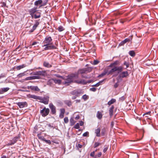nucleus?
<instances>
[{
    "instance_id": "nucleus-33",
    "label": "nucleus",
    "mask_w": 158,
    "mask_h": 158,
    "mask_svg": "<svg viewBox=\"0 0 158 158\" xmlns=\"http://www.w3.org/2000/svg\"><path fill=\"white\" fill-rule=\"evenodd\" d=\"M106 128L105 127L103 128L101 130V135L102 136L104 135L106 133Z\"/></svg>"
},
{
    "instance_id": "nucleus-32",
    "label": "nucleus",
    "mask_w": 158,
    "mask_h": 158,
    "mask_svg": "<svg viewBox=\"0 0 158 158\" xmlns=\"http://www.w3.org/2000/svg\"><path fill=\"white\" fill-rule=\"evenodd\" d=\"M65 103L69 106H70L72 105V103L71 101L66 100L64 101Z\"/></svg>"
},
{
    "instance_id": "nucleus-38",
    "label": "nucleus",
    "mask_w": 158,
    "mask_h": 158,
    "mask_svg": "<svg viewBox=\"0 0 158 158\" xmlns=\"http://www.w3.org/2000/svg\"><path fill=\"white\" fill-rule=\"evenodd\" d=\"M101 145V143H100L98 142H96L94 143V148H96Z\"/></svg>"
},
{
    "instance_id": "nucleus-50",
    "label": "nucleus",
    "mask_w": 158,
    "mask_h": 158,
    "mask_svg": "<svg viewBox=\"0 0 158 158\" xmlns=\"http://www.w3.org/2000/svg\"><path fill=\"white\" fill-rule=\"evenodd\" d=\"M99 63V61L97 60H94L93 62V64L94 65L98 64Z\"/></svg>"
},
{
    "instance_id": "nucleus-13",
    "label": "nucleus",
    "mask_w": 158,
    "mask_h": 158,
    "mask_svg": "<svg viewBox=\"0 0 158 158\" xmlns=\"http://www.w3.org/2000/svg\"><path fill=\"white\" fill-rule=\"evenodd\" d=\"M40 77L39 76H33L27 77L25 80L26 81L34 80L35 79H40Z\"/></svg>"
},
{
    "instance_id": "nucleus-31",
    "label": "nucleus",
    "mask_w": 158,
    "mask_h": 158,
    "mask_svg": "<svg viewBox=\"0 0 158 158\" xmlns=\"http://www.w3.org/2000/svg\"><path fill=\"white\" fill-rule=\"evenodd\" d=\"M26 66L25 64H23L22 65H20L18 66H16V68L17 70H19L20 69L25 67Z\"/></svg>"
},
{
    "instance_id": "nucleus-45",
    "label": "nucleus",
    "mask_w": 158,
    "mask_h": 158,
    "mask_svg": "<svg viewBox=\"0 0 158 158\" xmlns=\"http://www.w3.org/2000/svg\"><path fill=\"white\" fill-rule=\"evenodd\" d=\"M89 135V132H85L83 135V136L84 137H87Z\"/></svg>"
},
{
    "instance_id": "nucleus-36",
    "label": "nucleus",
    "mask_w": 158,
    "mask_h": 158,
    "mask_svg": "<svg viewBox=\"0 0 158 158\" xmlns=\"http://www.w3.org/2000/svg\"><path fill=\"white\" fill-rule=\"evenodd\" d=\"M89 98V96L86 95V94H85L83 95L82 97V98L85 101L88 99Z\"/></svg>"
},
{
    "instance_id": "nucleus-59",
    "label": "nucleus",
    "mask_w": 158,
    "mask_h": 158,
    "mask_svg": "<svg viewBox=\"0 0 158 158\" xmlns=\"http://www.w3.org/2000/svg\"><path fill=\"white\" fill-rule=\"evenodd\" d=\"M82 145H81L80 144H78L77 146V147L78 148H82Z\"/></svg>"
},
{
    "instance_id": "nucleus-43",
    "label": "nucleus",
    "mask_w": 158,
    "mask_h": 158,
    "mask_svg": "<svg viewBox=\"0 0 158 158\" xmlns=\"http://www.w3.org/2000/svg\"><path fill=\"white\" fill-rule=\"evenodd\" d=\"M64 121L65 123H67L69 122L68 118L67 117H65L64 118Z\"/></svg>"
},
{
    "instance_id": "nucleus-23",
    "label": "nucleus",
    "mask_w": 158,
    "mask_h": 158,
    "mask_svg": "<svg viewBox=\"0 0 158 158\" xmlns=\"http://www.w3.org/2000/svg\"><path fill=\"white\" fill-rule=\"evenodd\" d=\"M116 102V100L115 99L112 98L107 103V105L109 106H110L111 105L113 104Z\"/></svg>"
},
{
    "instance_id": "nucleus-17",
    "label": "nucleus",
    "mask_w": 158,
    "mask_h": 158,
    "mask_svg": "<svg viewBox=\"0 0 158 158\" xmlns=\"http://www.w3.org/2000/svg\"><path fill=\"white\" fill-rule=\"evenodd\" d=\"M114 109V105L111 106V107L109 109V114L111 117L113 115Z\"/></svg>"
},
{
    "instance_id": "nucleus-1",
    "label": "nucleus",
    "mask_w": 158,
    "mask_h": 158,
    "mask_svg": "<svg viewBox=\"0 0 158 158\" xmlns=\"http://www.w3.org/2000/svg\"><path fill=\"white\" fill-rule=\"evenodd\" d=\"M52 39L51 37L47 36L43 42V47H45L44 50H51L57 48L56 46L53 45L52 43Z\"/></svg>"
},
{
    "instance_id": "nucleus-63",
    "label": "nucleus",
    "mask_w": 158,
    "mask_h": 158,
    "mask_svg": "<svg viewBox=\"0 0 158 158\" xmlns=\"http://www.w3.org/2000/svg\"><path fill=\"white\" fill-rule=\"evenodd\" d=\"M78 97V96H77L76 95H75L74 96L72 97V99H75Z\"/></svg>"
},
{
    "instance_id": "nucleus-6",
    "label": "nucleus",
    "mask_w": 158,
    "mask_h": 158,
    "mask_svg": "<svg viewBox=\"0 0 158 158\" xmlns=\"http://www.w3.org/2000/svg\"><path fill=\"white\" fill-rule=\"evenodd\" d=\"M40 102L43 103L44 104L47 105L48 104L49 101V97L48 96H45L43 97H40Z\"/></svg>"
},
{
    "instance_id": "nucleus-8",
    "label": "nucleus",
    "mask_w": 158,
    "mask_h": 158,
    "mask_svg": "<svg viewBox=\"0 0 158 158\" xmlns=\"http://www.w3.org/2000/svg\"><path fill=\"white\" fill-rule=\"evenodd\" d=\"M71 94L72 95H76L78 96L79 94L82 93V90L81 89H77L71 92Z\"/></svg>"
},
{
    "instance_id": "nucleus-16",
    "label": "nucleus",
    "mask_w": 158,
    "mask_h": 158,
    "mask_svg": "<svg viewBox=\"0 0 158 158\" xmlns=\"http://www.w3.org/2000/svg\"><path fill=\"white\" fill-rule=\"evenodd\" d=\"M119 62L118 60H116L114 61L113 63H112L110 64L109 67H115L116 66L119 65Z\"/></svg>"
},
{
    "instance_id": "nucleus-37",
    "label": "nucleus",
    "mask_w": 158,
    "mask_h": 158,
    "mask_svg": "<svg viewBox=\"0 0 158 158\" xmlns=\"http://www.w3.org/2000/svg\"><path fill=\"white\" fill-rule=\"evenodd\" d=\"M129 54L131 56H134L135 55V53L134 51H131L129 52Z\"/></svg>"
},
{
    "instance_id": "nucleus-62",
    "label": "nucleus",
    "mask_w": 158,
    "mask_h": 158,
    "mask_svg": "<svg viewBox=\"0 0 158 158\" xmlns=\"http://www.w3.org/2000/svg\"><path fill=\"white\" fill-rule=\"evenodd\" d=\"M42 69V68L40 67H39L38 68H35L33 69H32V70H35V69Z\"/></svg>"
},
{
    "instance_id": "nucleus-14",
    "label": "nucleus",
    "mask_w": 158,
    "mask_h": 158,
    "mask_svg": "<svg viewBox=\"0 0 158 158\" xmlns=\"http://www.w3.org/2000/svg\"><path fill=\"white\" fill-rule=\"evenodd\" d=\"M46 136V134L41 133L37 135L38 138L41 140L44 141L45 139L44 137Z\"/></svg>"
},
{
    "instance_id": "nucleus-54",
    "label": "nucleus",
    "mask_w": 158,
    "mask_h": 158,
    "mask_svg": "<svg viewBox=\"0 0 158 158\" xmlns=\"http://www.w3.org/2000/svg\"><path fill=\"white\" fill-rule=\"evenodd\" d=\"M90 90L92 91L95 92L96 90V89L94 88H90Z\"/></svg>"
},
{
    "instance_id": "nucleus-22",
    "label": "nucleus",
    "mask_w": 158,
    "mask_h": 158,
    "mask_svg": "<svg viewBox=\"0 0 158 158\" xmlns=\"http://www.w3.org/2000/svg\"><path fill=\"white\" fill-rule=\"evenodd\" d=\"M100 128H98L95 130V133L96 134V136L97 137H100L101 134L100 133Z\"/></svg>"
},
{
    "instance_id": "nucleus-47",
    "label": "nucleus",
    "mask_w": 158,
    "mask_h": 158,
    "mask_svg": "<svg viewBox=\"0 0 158 158\" xmlns=\"http://www.w3.org/2000/svg\"><path fill=\"white\" fill-rule=\"evenodd\" d=\"M55 76L57 77H58V78H62V79H63V78H64V77H63L62 76H61L60 75H59V74H55Z\"/></svg>"
},
{
    "instance_id": "nucleus-48",
    "label": "nucleus",
    "mask_w": 158,
    "mask_h": 158,
    "mask_svg": "<svg viewBox=\"0 0 158 158\" xmlns=\"http://www.w3.org/2000/svg\"><path fill=\"white\" fill-rule=\"evenodd\" d=\"M95 151H93V152H91L90 154V156H92V157H94V156H94V155H95Z\"/></svg>"
},
{
    "instance_id": "nucleus-39",
    "label": "nucleus",
    "mask_w": 158,
    "mask_h": 158,
    "mask_svg": "<svg viewBox=\"0 0 158 158\" xmlns=\"http://www.w3.org/2000/svg\"><path fill=\"white\" fill-rule=\"evenodd\" d=\"M48 2V0H43V3H42V4L40 6V7L42 6H45V5H46Z\"/></svg>"
},
{
    "instance_id": "nucleus-19",
    "label": "nucleus",
    "mask_w": 158,
    "mask_h": 158,
    "mask_svg": "<svg viewBox=\"0 0 158 158\" xmlns=\"http://www.w3.org/2000/svg\"><path fill=\"white\" fill-rule=\"evenodd\" d=\"M31 90L36 91H39L40 89L37 86H31L29 88Z\"/></svg>"
},
{
    "instance_id": "nucleus-35",
    "label": "nucleus",
    "mask_w": 158,
    "mask_h": 158,
    "mask_svg": "<svg viewBox=\"0 0 158 158\" xmlns=\"http://www.w3.org/2000/svg\"><path fill=\"white\" fill-rule=\"evenodd\" d=\"M70 125L71 126H73V125L76 122V121L75 120H74V119L73 118H71L70 119Z\"/></svg>"
},
{
    "instance_id": "nucleus-42",
    "label": "nucleus",
    "mask_w": 158,
    "mask_h": 158,
    "mask_svg": "<svg viewBox=\"0 0 158 158\" xmlns=\"http://www.w3.org/2000/svg\"><path fill=\"white\" fill-rule=\"evenodd\" d=\"M74 127L77 129H78L79 128V124L78 123H77Z\"/></svg>"
},
{
    "instance_id": "nucleus-20",
    "label": "nucleus",
    "mask_w": 158,
    "mask_h": 158,
    "mask_svg": "<svg viewBox=\"0 0 158 158\" xmlns=\"http://www.w3.org/2000/svg\"><path fill=\"white\" fill-rule=\"evenodd\" d=\"M130 40L129 38H126L124 40L121 41L120 43L119 44L120 46H122L123 45L125 44L128 42H129Z\"/></svg>"
},
{
    "instance_id": "nucleus-3",
    "label": "nucleus",
    "mask_w": 158,
    "mask_h": 158,
    "mask_svg": "<svg viewBox=\"0 0 158 158\" xmlns=\"http://www.w3.org/2000/svg\"><path fill=\"white\" fill-rule=\"evenodd\" d=\"M78 78V74L72 73L65 77H64L63 80H65V84H69L73 81V80Z\"/></svg>"
},
{
    "instance_id": "nucleus-49",
    "label": "nucleus",
    "mask_w": 158,
    "mask_h": 158,
    "mask_svg": "<svg viewBox=\"0 0 158 158\" xmlns=\"http://www.w3.org/2000/svg\"><path fill=\"white\" fill-rule=\"evenodd\" d=\"M102 82V81L99 82L97 83L96 84L94 85L93 86L95 87H98V86H99L100 85V84Z\"/></svg>"
},
{
    "instance_id": "nucleus-52",
    "label": "nucleus",
    "mask_w": 158,
    "mask_h": 158,
    "mask_svg": "<svg viewBox=\"0 0 158 158\" xmlns=\"http://www.w3.org/2000/svg\"><path fill=\"white\" fill-rule=\"evenodd\" d=\"M64 114H62V113H60V114H59L60 118H63L64 117Z\"/></svg>"
},
{
    "instance_id": "nucleus-40",
    "label": "nucleus",
    "mask_w": 158,
    "mask_h": 158,
    "mask_svg": "<svg viewBox=\"0 0 158 158\" xmlns=\"http://www.w3.org/2000/svg\"><path fill=\"white\" fill-rule=\"evenodd\" d=\"M84 81L83 80H81V81H76V82L78 84H81L83 83L84 84H85V83H84Z\"/></svg>"
},
{
    "instance_id": "nucleus-26",
    "label": "nucleus",
    "mask_w": 158,
    "mask_h": 158,
    "mask_svg": "<svg viewBox=\"0 0 158 158\" xmlns=\"http://www.w3.org/2000/svg\"><path fill=\"white\" fill-rule=\"evenodd\" d=\"M29 97L36 100H39L40 99V96H37L35 95H29Z\"/></svg>"
},
{
    "instance_id": "nucleus-5",
    "label": "nucleus",
    "mask_w": 158,
    "mask_h": 158,
    "mask_svg": "<svg viewBox=\"0 0 158 158\" xmlns=\"http://www.w3.org/2000/svg\"><path fill=\"white\" fill-rule=\"evenodd\" d=\"M49 112V108L44 107L42 110H40V113L42 117H45L48 114Z\"/></svg>"
},
{
    "instance_id": "nucleus-21",
    "label": "nucleus",
    "mask_w": 158,
    "mask_h": 158,
    "mask_svg": "<svg viewBox=\"0 0 158 158\" xmlns=\"http://www.w3.org/2000/svg\"><path fill=\"white\" fill-rule=\"evenodd\" d=\"M34 15V16L33 17V18L35 19L40 18L41 17V13L37 11Z\"/></svg>"
},
{
    "instance_id": "nucleus-60",
    "label": "nucleus",
    "mask_w": 158,
    "mask_h": 158,
    "mask_svg": "<svg viewBox=\"0 0 158 158\" xmlns=\"http://www.w3.org/2000/svg\"><path fill=\"white\" fill-rule=\"evenodd\" d=\"M38 43V42H33L31 44V46H33L35 45L36 44Z\"/></svg>"
},
{
    "instance_id": "nucleus-41",
    "label": "nucleus",
    "mask_w": 158,
    "mask_h": 158,
    "mask_svg": "<svg viewBox=\"0 0 158 158\" xmlns=\"http://www.w3.org/2000/svg\"><path fill=\"white\" fill-rule=\"evenodd\" d=\"M60 113L64 114L65 112V110L64 108H61L60 109Z\"/></svg>"
},
{
    "instance_id": "nucleus-18",
    "label": "nucleus",
    "mask_w": 158,
    "mask_h": 158,
    "mask_svg": "<svg viewBox=\"0 0 158 158\" xmlns=\"http://www.w3.org/2000/svg\"><path fill=\"white\" fill-rule=\"evenodd\" d=\"M10 89L9 87L3 88L0 89V94H2L7 91Z\"/></svg>"
},
{
    "instance_id": "nucleus-56",
    "label": "nucleus",
    "mask_w": 158,
    "mask_h": 158,
    "mask_svg": "<svg viewBox=\"0 0 158 158\" xmlns=\"http://www.w3.org/2000/svg\"><path fill=\"white\" fill-rule=\"evenodd\" d=\"M84 124V123L83 121H79V124L81 126H83Z\"/></svg>"
},
{
    "instance_id": "nucleus-28",
    "label": "nucleus",
    "mask_w": 158,
    "mask_h": 158,
    "mask_svg": "<svg viewBox=\"0 0 158 158\" xmlns=\"http://www.w3.org/2000/svg\"><path fill=\"white\" fill-rule=\"evenodd\" d=\"M18 139V138L17 137H15L11 141V143L10 144V145H11L12 144H14V143H16Z\"/></svg>"
},
{
    "instance_id": "nucleus-44",
    "label": "nucleus",
    "mask_w": 158,
    "mask_h": 158,
    "mask_svg": "<svg viewBox=\"0 0 158 158\" xmlns=\"http://www.w3.org/2000/svg\"><path fill=\"white\" fill-rule=\"evenodd\" d=\"M44 141L46 142L47 143H48L49 144H51V142L50 140H48L45 139Z\"/></svg>"
},
{
    "instance_id": "nucleus-25",
    "label": "nucleus",
    "mask_w": 158,
    "mask_h": 158,
    "mask_svg": "<svg viewBox=\"0 0 158 158\" xmlns=\"http://www.w3.org/2000/svg\"><path fill=\"white\" fill-rule=\"evenodd\" d=\"M43 65L44 66L47 68H51L52 67L51 64H49L48 62L44 61L43 63Z\"/></svg>"
},
{
    "instance_id": "nucleus-9",
    "label": "nucleus",
    "mask_w": 158,
    "mask_h": 158,
    "mask_svg": "<svg viewBox=\"0 0 158 158\" xmlns=\"http://www.w3.org/2000/svg\"><path fill=\"white\" fill-rule=\"evenodd\" d=\"M45 72L44 71H38L35 72H32L30 73V75H36V76H44Z\"/></svg>"
},
{
    "instance_id": "nucleus-64",
    "label": "nucleus",
    "mask_w": 158,
    "mask_h": 158,
    "mask_svg": "<svg viewBox=\"0 0 158 158\" xmlns=\"http://www.w3.org/2000/svg\"><path fill=\"white\" fill-rule=\"evenodd\" d=\"M118 84L117 83H115L114 86V87L115 88H116L117 87H118Z\"/></svg>"
},
{
    "instance_id": "nucleus-15",
    "label": "nucleus",
    "mask_w": 158,
    "mask_h": 158,
    "mask_svg": "<svg viewBox=\"0 0 158 158\" xmlns=\"http://www.w3.org/2000/svg\"><path fill=\"white\" fill-rule=\"evenodd\" d=\"M108 69H104L103 72H102L101 74L99 75L98 76V77H102L106 74L107 75H109V74H108Z\"/></svg>"
},
{
    "instance_id": "nucleus-7",
    "label": "nucleus",
    "mask_w": 158,
    "mask_h": 158,
    "mask_svg": "<svg viewBox=\"0 0 158 158\" xmlns=\"http://www.w3.org/2000/svg\"><path fill=\"white\" fill-rule=\"evenodd\" d=\"M49 106L51 109V114H52L56 115V107L52 103H50Z\"/></svg>"
},
{
    "instance_id": "nucleus-2",
    "label": "nucleus",
    "mask_w": 158,
    "mask_h": 158,
    "mask_svg": "<svg viewBox=\"0 0 158 158\" xmlns=\"http://www.w3.org/2000/svg\"><path fill=\"white\" fill-rule=\"evenodd\" d=\"M92 69V68L90 67L80 69L78 70L77 73H75L78 74V75L80 74L81 75V77H82L87 78L88 77L86 76H84V74H87L91 72Z\"/></svg>"
},
{
    "instance_id": "nucleus-4",
    "label": "nucleus",
    "mask_w": 158,
    "mask_h": 158,
    "mask_svg": "<svg viewBox=\"0 0 158 158\" xmlns=\"http://www.w3.org/2000/svg\"><path fill=\"white\" fill-rule=\"evenodd\" d=\"M113 67L110 71L108 70V74H112L114 72L117 71H118V73H119V72H121L123 69V67L121 66Z\"/></svg>"
},
{
    "instance_id": "nucleus-58",
    "label": "nucleus",
    "mask_w": 158,
    "mask_h": 158,
    "mask_svg": "<svg viewBox=\"0 0 158 158\" xmlns=\"http://www.w3.org/2000/svg\"><path fill=\"white\" fill-rule=\"evenodd\" d=\"M151 111H148L147 112H146V113H145V114H143V116H144L146 115H147V114H150V113H151Z\"/></svg>"
},
{
    "instance_id": "nucleus-10",
    "label": "nucleus",
    "mask_w": 158,
    "mask_h": 158,
    "mask_svg": "<svg viewBox=\"0 0 158 158\" xmlns=\"http://www.w3.org/2000/svg\"><path fill=\"white\" fill-rule=\"evenodd\" d=\"M37 7H35L29 10L28 12L32 18H33V17L34 16V15L35 14V12L37 11Z\"/></svg>"
},
{
    "instance_id": "nucleus-29",
    "label": "nucleus",
    "mask_w": 158,
    "mask_h": 158,
    "mask_svg": "<svg viewBox=\"0 0 158 158\" xmlns=\"http://www.w3.org/2000/svg\"><path fill=\"white\" fill-rule=\"evenodd\" d=\"M97 117L99 119H101L102 118V114L101 112L98 111L97 113Z\"/></svg>"
},
{
    "instance_id": "nucleus-61",
    "label": "nucleus",
    "mask_w": 158,
    "mask_h": 158,
    "mask_svg": "<svg viewBox=\"0 0 158 158\" xmlns=\"http://www.w3.org/2000/svg\"><path fill=\"white\" fill-rule=\"evenodd\" d=\"M107 149H108L107 147L105 148L103 150V152L105 153L107 151Z\"/></svg>"
},
{
    "instance_id": "nucleus-55",
    "label": "nucleus",
    "mask_w": 158,
    "mask_h": 158,
    "mask_svg": "<svg viewBox=\"0 0 158 158\" xmlns=\"http://www.w3.org/2000/svg\"><path fill=\"white\" fill-rule=\"evenodd\" d=\"M125 99V98L124 96H122L119 98V100L121 101H123Z\"/></svg>"
},
{
    "instance_id": "nucleus-34",
    "label": "nucleus",
    "mask_w": 158,
    "mask_h": 158,
    "mask_svg": "<svg viewBox=\"0 0 158 158\" xmlns=\"http://www.w3.org/2000/svg\"><path fill=\"white\" fill-rule=\"evenodd\" d=\"M39 24V23L38 21L36 20L35 21V23L34 25L32 28L34 29L35 30L36 27H38Z\"/></svg>"
},
{
    "instance_id": "nucleus-24",
    "label": "nucleus",
    "mask_w": 158,
    "mask_h": 158,
    "mask_svg": "<svg viewBox=\"0 0 158 158\" xmlns=\"http://www.w3.org/2000/svg\"><path fill=\"white\" fill-rule=\"evenodd\" d=\"M51 80L53 81L56 84H60L61 83V81L60 79L52 78Z\"/></svg>"
},
{
    "instance_id": "nucleus-11",
    "label": "nucleus",
    "mask_w": 158,
    "mask_h": 158,
    "mask_svg": "<svg viewBox=\"0 0 158 158\" xmlns=\"http://www.w3.org/2000/svg\"><path fill=\"white\" fill-rule=\"evenodd\" d=\"M16 104L20 108H23L27 106V103L26 102H21L16 103Z\"/></svg>"
},
{
    "instance_id": "nucleus-51",
    "label": "nucleus",
    "mask_w": 158,
    "mask_h": 158,
    "mask_svg": "<svg viewBox=\"0 0 158 158\" xmlns=\"http://www.w3.org/2000/svg\"><path fill=\"white\" fill-rule=\"evenodd\" d=\"M24 75H25V74L24 73H20L18 75V76L19 77H22V76H24Z\"/></svg>"
},
{
    "instance_id": "nucleus-27",
    "label": "nucleus",
    "mask_w": 158,
    "mask_h": 158,
    "mask_svg": "<svg viewBox=\"0 0 158 158\" xmlns=\"http://www.w3.org/2000/svg\"><path fill=\"white\" fill-rule=\"evenodd\" d=\"M43 1L42 0H38L35 1L34 2V5L35 6H38L39 5L42 4Z\"/></svg>"
},
{
    "instance_id": "nucleus-57",
    "label": "nucleus",
    "mask_w": 158,
    "mask_h": 158,
    "mask_svg": "<svg viewBox=\"0 0 158 158\" xmlns=\"http://www.w3.org/2000/svg\"><path fill=\"white\" fill-rule=\"evenodd\" d=\"M102 154V153L101 152H99L98 153L97 156L98 157H100L101 156Z\"/></svg>"
},
{
    "instance_id": "nucleus-46",
    "label": "nucleus",
    "mask_w": 158,
    "mask_h": 158,
    "mask_svg": "<svg viewBox=\"0 0 158 158\" xmlns=\"http://www.w3.org/2000/svg\"><path fill=\"white\" fill-rule=\"evenodd\" d=\"M6 74H5L2 73L0 75V79L2 78H4L6 77Z\"/></svg>"
},
{
    "instance_id": "nucleus-12",
    "label": "nucleus",
    "mask_w": 158,
    "mask_h": 158,
    "mask_svg": "<svg viewBox=\"0 0 158 158\" xmlns=\"http://www.w3.org/2000/svg\"><path fill=\"white\" fill-rule=\"evenodd\" d=\"M128 76V72L127 71H124L120 73L118 77L119 78H123L127 77Z\"/></svg>"
},
{
    "instance_id": "nucleus-30",
    "label": "nucleus",
    "mask_w": 158,
    "mask_h": 158,
    "mask_svg": "<svg viewBox=\"0 0 158 158\" xmlns=\"http://www.w3.org/2000/svg\"><path fill=\"white\" fill-rule=\"evenodd\" d=\"M56 29L57 30L61 32L64 31L65 30V29L62 26H60L56 28Z\"/></svg>"
},
{
    "instance_id": "nucleus-53",
    "label": "nucleus",
    "mask_w": 158,
    "mask_h": 158,
    "mask_svg": "<svg viewBox=\"0 0 158 158\" xmlns=\"http://www.w3.org/2000/svg\"><path fill=\"white\" fill-rule=\"evenodd\" d=\"M124 65H126V67L127 68H128L129 67V64L127 63L126 61H125L124 63Z\"/></svg>"
}]
</instances>
